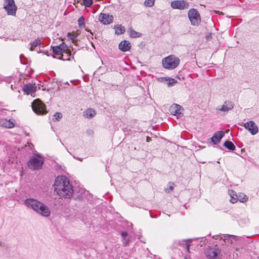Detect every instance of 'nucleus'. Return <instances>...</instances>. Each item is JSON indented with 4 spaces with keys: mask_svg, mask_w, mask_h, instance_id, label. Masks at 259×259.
<instances>
[{
    "mask_svg": "<svg viewBox=\"0 0 259 259\" xmlns=\"http://www.w3.org/2000/svg\"><path fill=\"white\" fill-rule=\"evenodd\" d=\"M182 107L176 104H172L170 107V111L173 115L181 116L183 115L182 113Z\"/></svg>",
    "mask_w": 259,
    "mask_h": 259,
    "instance_id": "16",
    "label": "nucleus"
},
{
    "mask_svg": "<svg viewBox=\"0 0 259 259\" xmlns=\"http://www.w3.org/2000/svg\"><path fill=\"white\" fill-rule=\"evenodd\" d=\"M55 192L62 198H70L74 192L73 186L65 176H58L55 181Z\"/></svg>",
    "mask_w": 259,
    "mask_h": 259,
    "instance_id": "1",
    "label": "nucleus"
},
{
    "mask_svg": "<svg viewBox=\"0 0 259 259\" xmlns=\"http://www.w3.org/2000/svg\"><path fill=\"white\" fill-rule=\"evenodd\" d=\"M81 193H82V192H81L80 194H79V195H77V197H76L75 198V199H76L77 198H78V199H80V198H82Z\"/></svg>",
    "mask_w": 259,
    "mask_h": 259,
    "instance_id": "41",
    "label": "nucleus"
},
{
    "mask_svg": "<svg viewBox=\"0 0 259 259\" xmlns=\"http://www.w3.org/2000/svg\"><path fill=\"white\" fill-rule=\"evenodd\" d=\"M36 212L44 217H48L51 214V211L48 206L42 202Z\"/></svg>",
    "mask_w": 259,
    "mask_h": 259,
    "instance_id": "11",
    "label": "nucleus"
},
{
    "mask_svg": "<svg viewBox=\"0 0 259 259\" xmlns=\"http://www.w3.org/2000/svg\"><path fill=\"white\" fill-rule=\"evenodd\" d=\"M67 36L70 39L72 40V41H75V39L77 37V35L74 33H68L67 34Z\"/></svg>",
    "mask_w": 259,
    "mask_h": 259,
    "instance_id": "35",
    "label": "nucleus"
},
{
    "mask_svg": "<svg viewBox=\"0 0 259 259\" xmlns=\"http://www.w3.org/2000/svg\"><path fill=\"white\" fill-rule=\"evenodd\" d=\"M188 17L193 25H198L200 22V14L195 9H191L189 11Z\"/></svg>",
    "mask_w": 259,
    "mask_h": 259,
    "instance_id": "6",
    "label": "nucleus"
},
{
    "mask_svg": "<svg viewBox=\"0 0 259 259\" xmlns=\"http://www.w3.org/2000/svg\"><path fill=\"white\" fill-rule=\"evenodd\" d=\"M177 82V81L173 78H170L169 79V81L168 82V86H173Z\"/></svg>",
    "mask_w": 259,
    "mask_h": 259,
    "instance_id": "36",
    "label": "nucleus"
},
{
    "mask_svg": "<svg viewBox=\"0 0 259 259\" xmlns=\"http://www.w3.org/2000/svg\"><path fill=\"white\" fill-rule=\"evenodd\" d=\"M84 116L88 118H92L95 116L96 113L93 109H88L85 112H84Z\"/></svg>",
    "mask_w": 259,
    "mask_h": 259,
    "instance_id": "22",
    "label": "nucleus"
},
{
    "mask_svg": "<svg viewBox=\"0 0 259 259\" xmlns=\"http://www.w3.org/2000/svg\"><path fill=\"white\" fill-rule=\"evenodd\" d=\"M171 6L174 9L184 10L189 7V4L184 1H174L171 3Z\"/></svg>",
    "mask_w": 259,
    "mask_h": 259,
    "instance_id": "12",
    "label": "nucleus"
},
{
    "mask_svg": "<svg viewBox=\"0 0 259 259\" xmlns=\"http://www.w3.org/2000/svg\"><path fill=\"white\" fill-rule=\"evenodd\" d=\"M41 52H42L41 51V50H39L38 51V53H41Z\"/></svg>",
    "mask_w": 259,
    "mask_h": 259,
    "instance_id": "45",
    "label": "nucleus"
},
{
    "mask_svg": "<svg viewBox=\"0 0 259 259\" xmlns=\"http://www.w3.org/2000/svg\"><path fill=\"white\" fill-rule=\"evenodd\" d=\"M35 87L30 83L24 84L23 88V91L27 95L31 94L36 91Z\"/></svg>",
    "mask_w": 259,
    "mask_h": 259,
    "instance_id": "19",
    "label": "nucleus"
},
{
    "mask_svg": "<svg viewBox=\"0 0 259 259\" xmlns=\"http://www.w3.org/2000/svg\"><path fill=\"white\" fill-rule=\"evenodd\" d=\"M206 38L208 40L211 38V34L210 33H208L206 35Z\"/></svg>",
    "mask_w": 259,
    "mask_h": 259,
    "instance_id": "40",
    "label": "nucleus"
},
{
    "mask_svg": "<svg viewBox=\"0 0 259 259\" xmlns=\"http://www.w3.org/2000/svg\"><path fill=\"white\" fill-rule=\"evenodd\" d=\"M62 117V114L60 112H56L53 118L54 121H59Z\"/></svg>",
    "mask_w": 259,
    "mask_h": 259,
    "instance_id": "30",
    "label": "nucleus"
},
{
    "mask_svg": "<svg viewBox=\"0 0 259 259\" xmlns=\"http://www.w3.org/2000/svg\"><path fill=\"white\" fill-rule=\"evenodd\" d=\"M225 133L223 131H218L216 132L211 137V142L215 145L220 142L221 139L224 136Z\"/></svg>",
    "mask_w": 259,
    "mask_h": 259,
    "instance_id": "17",
    "label": "nucleus"
},
{
    "mask_svg": "<svg viewBox=\"0 0 259 259\" xmlns=\"http://www.w3.org/2000/svg\"><path fill=\"white\" fill-rule=\"evenodd\" d=\"M220 250L218 248H210L206 250L205 254L209 259H219Z\"/></svg>",
    "mask_w": 259,
    "mask_h": 259,
    "instance_id": "9",
    "label": "nucleus"
},
{
    "mask_svg": "<svg viewBox=\"0 0 259 259\" xmlns=\"http://www.w3.org/2000/svg\"><path fill=\"white\" fill-rule=\"evenodd\" d=\"M238 200H239L241 202H245L247 201L248 198L245 195L241 194L238 196Z\"/></svg>",
    "mask_w": 259,
    "mask_h": 259,
    "instance_id": "31",
    "label": "nucleus"
},
{
    "mask_svg": "<svg viewBox=\"0 0 259 259\" xmlns=\"http://www.w3.org/2000/svg\"><path fill=\"white\" fill-rule=\"evenodd\" d=\"M85 30L87 31H90L89 30H88L87 28L85 29Z\"/></svg>",
    "mask_w": 259,
    "mask_h": 259,
    "instance_id": "48",
    "label": "nucleus"
},
{
    "mask_svg": "<svg viewBox=\"0 0 259 259\" xmlns=\"http://www.w3.org/2000/svg\"><path fill=\"white\" fill-rule=\"evenodd\" d=\"M173 189H174V187L171 186L169 187L168 190V189H166L165 190V192H167V193H169L170 192V191H172Z\"/></svg>",
    "mask_w": 259,
    "mask_h": 259,
    "instance_id": "38",
    "label": "nucleus"
},
{
    "mask_svg": "<svg viewBox=\"0 0 259 259\" xmlns=\"http://www.w3.org/2000/svg\"><path fill=\"white\" fill-rule=\"evenodd\" d=\"M24 203L27 207L36 212L41 202L34 198H28L24 200Z\"/></svg>",
    "mask_w": 259,
    "mask_h": 259,
    "instance_id": "7",
    "label": "nucleus"
},
{
    "mask_svg": "<svg viewBox=\"0 0 259 259\" xmlns=\"http://www.w3.org/2000/svg\"><path fill=\"white\" fill-rule=\"evenodd\" d=\"M119 49L122 52H127L130 50L131 45L130 42L127 40H122L118 45Z\"/></svg>",
    "mask_w": 259,
    "mask_h": 259,
    "instance_id": "18",
    "label": "nucleus"
},
{
    "mask_svg": "<svg viewBox=\"0 0 259 259\" xmlns=\"http://www.w3.org/2000/svg\"><path fill=\"white\" fill-rule=\"evenodd\" d=\"M4 8L8 15L15 16L17 10V7L14 0H4Z\"/></svg>",
    "mask_w": 259,
    "mask_h": 259,
    "instance_id": "5",
    "label": "nucleus"
},
{
    "mask_svg": "<svg viewBox=\"0 0 259 259\" xmlns=\"http://www.w3.org/2000/svg\"><path fill=\"white\" fill-rule=\"evenodd\" d=\"M77 159H78L80 161H82V159H80V158H77Z\"/></svg>",
    "mask_w": 259,
    "mask_h": 259,
    "instance_id": "46",
    "label": "nucleus"
},
{
    "mask_svg": "<svg viewBox=\"0 0 259 259\" xmlns=\"http://www.w3.org/2000/svg\"><path fill=\"white\" fill-rule=\"evenodd\" d=\"M155 0H146L145 1V5L146 7H151L154 5Z\"/></svg>",
    "mask_w": 259,
    "mask_h": 259,
    "instance_id": "32",
    "label": "nucleus"
},
{
    "mask_svg": "<svg viewBox=\"0 0 259 259\" xmlns=\"http://www.w3.org/2000/svg\"><path fill=\"white\" fill-rule=\"evenodd\" d=\"M44 163V160L42 157L39 154L33 155L27 162L29 168L32 169H39L41 168Z\"/></svg>",
    "mask_w": 259,
    "mask_h": 259,
    "instance_id": "3",
    "label": "nucleus"
},
{
    "mask_svg": "<svg viewBox=\"0 0 259 259\" xmlns=\"http://www.w3.org/2000/svg\"><path fill=\"white\" fill-rule=\"evenodd\" d=\"M129 33L130 37L132 38H138L142 36V34L136 31L132 27L129 28Z\"/></svg>",
    "mask_w": 259,
    "mask_h": 259,
    "instance_id": "23",
    "label": "nucleus"
},
{
    "mask_svg": "<svg viewBox=\"0 0 259 259\" xmlns=\"http://www.w3.org/2000/svg\"><path fill=\"white\" fill-rule=\"evenodd\" d=\"M122 242L124 246H126L129 242V237L128 233L126 232H122L121 233Z\"/></svg>",
    "mask_w": 259,
    "mask_h": 259,
    "instance_id": "25",
    "label": "nucleus"
},
{
    "mask_svg": "<svg viewBox=\"0 0 259 259\" xmlns=\"http://www.w3.org/2000/svg\"><path fill=\"white\" fill-rule=\"evenodd\" d=\"M115 33L117 34H123L125 32V28L121 25H116L115 26Z\"/></svg>",
    "mask_w": 259,
    "mask_h": 259,
    "instance_id": "24",
    "label": "nucleus"
},
{
    "mask_svg": "<svg viewBox=\"0 0 259 259\" xmlns=\"http://www.w3.org/2000/svg\"><path fill=\"white\" fill-rule=\"evenodd\" d=\"M146 141L147 142H149L151 141V138L149 137H147Z\"/></svg>",
    "mask_w": 259,
    "mask_h": 259,
    "instance_id": "43",
    "label": "nucleus"
},
{
    "mask_svg": "<svg viewBox=\"0 0 259 259\" xmlns=\"http://www.w3.org/2000/svg\"><path fill=\"white\" fill-rule=\"evenodd\" d=\"M78 26L80 28H82L85 26V19L83 16H81L78 20Z\"/></svg>",
    "mask_w": 259,
    "mask_h": 259,
    "instance_id": "29",
    "label": "nucleus"
},
{
    "mask_svg": "<svg viewBox=\"0 0 259 259\" xmlns=\"http://www.w3.org/2000/svg\"><path fill=\"white\" fill-rule=\"evenodd\" d=\"M229 194L231 197V199L230 200V202L232 203H236L238 200V196L236 194V192L232 190Z\"/></svg>",
    "mask_w": 259,
    "mask_h": 259,
    "instance_id": "26",
    "label": "nucleus"
},
{
    "mask_svg": "<svg viewBox=\"0 0 259 259\" xmlns=\"http://www.w3.org/2000/svg\"><path fill=\"white\" fill-rule=\"evenodd\" d=\"M34 48H35V47L34 46H32V45L31 44V47L30 48V51H34Z\"/></svg>",
    "mask_w": 259,
    "mask_h": 259,
    "instance_id": "42",
    "label": "nucleus"
},
{
    "mask_svg": "<svg viewBox=\"0 0 259 259\" xmlns=\"http://www.w3.org/2000/svg\"><path fill=\"white\" fill-rule=\"evenodd\" d=\"M27 144H28V148H27V145H26L25 147V150H27V149L28 150L29 149H31L32 147H33V145L32 143H28V142L27 143Z\"/></svg>",
    "mask_w": 259,
    "mask_h": 259,
    "instance_id": "37",
    "label": "nucleus"
},
{
    "mask_svg": "<svg viewBox=\"0 0 259 259\" xmlns=\"http://www.w3.org/2000/svg\"><path fill=\"white\" fill-rule=\"evenodd\" d=\"M31 44L32 45V46H34L35 48L41 45V41L39 39H35Z\"/></svg>",
    "mask_w": 259,
    "mask_h": 259,
    "instance_id": "34",
    "label": "nucleus"
},
{
    "mask_svg": "<svg viewBox=\"0 0 259 259\" xmlns=\"http://www.w3.org/2000/svg\"><path fill=\"white\" fill-rule=\"evenodd\" d=\"M32 109L37 114L43 115L47 113L45 105L38 99L32 103Z\"/></svg>",
    "mask_w": 259,
    "mask_h": 259,
    "instance_id": "4",
    "label": "nucleus"
},
{
    "mask_svg": "<svg viewBox=\"0 0 259 259\" xmlns=\"http://www.w3.org/2000/svg\"><path fill=\"white\" fill-rule=\"evenodd\" d=\"M90 33H91V34L92 35H93V33H92L91 31H90Z\"/></svg>",
    "mask_w": 259,
    "mask_h": 259,
    "instance_id": "47",
    "label": "nucleus"
},
{
    "mask_svg": "<svg viewBox=\"0 0 259 259\" xmlns=\"http://www.w3.org/2000/svg\"><path fill=\"white\" fill-rule=\"evenodd\" d=\"M221 238V239H223V235H222V236L221 237L220 235H214L213 236V238L215 239H217L219 237Z\"/></svg>",
    "mask_w": 259,
    "mask_h": 259,
    "instance_id": "39",
    "label": "nucleus"
},
{
    "mask_svg": "<svg viewBox=\"0 0 259 259\" xmlns=\"http://www.w3.org/2000/svg\"><path fill=\"white\" fill-rule=\"evenodd\" d=\"M224 146L230 150H234L235 149V146L234 144L231 141H226Z\"/></svg>",
    "mask_w": 259,
    "mask_h": 259,
    "instance_id": "28",
    "label": "nucleus"
},
{
    "mask_svg": "<svg viewBox=\"0 0 259 259\" xmlns=\"http://www.w3.org/2000/svg\"><path fill=\"white\" fill-rule=\"evenodd\" d=\"M67 48V45L64 43H62L59 46L52 47L53 54L59 56H62L63 53L66 51Z\"/></svg>",
    "mask_w": 259,
    "mask_h": 259,
    "instance_id": "14",
    "label": "nucleus"
},
{
    "mask_svg": "<svg viewBox=\"0 0 259 259\" xmlns=\"http://www.w3.org/2000/svg\"><path fill=\"white\" fill-rule=\"evenodd\" d=\"M83 4L85 7H90L93 4V0H83Z\"/></svg>",
    "mask_w": 259,
    "mask_h": 259,
    "instance_id": "33",
    "label": "nucleus"
},
{
    "mask_svg": "<svg viewBox=\"0 0 259 259\" xmlns=\"http://www.w3.org/2000/svg\"><path fill=\"white\" fill-rule=\"evenodd\" d=\"M191 239L177 241L175 242V244L182 247L183 250L187 252H189L190 243L191 242Z\"/></svg>",
    "mask_w": 259,
    "mask_h": 259,
    "instance_id": "15",
    "label": "nucleus"
},
{
    "mask_svg": "<svg viewBox=\"0 0 259 259\" xmlns=\"http://www.w3.org/2000/svg\"><path fill=\"white\" fill-rule=\"evenodd\" d=\"M180 60L175 55H169L162 60V66L166 69H174L179 65Z\"/></svg>",
    "mask_w": 259,
    "mask_h": 259,
    "instance_id": "2",
    "label": "nucleus"
},
{
    "mask_svg": "<svg viewBox=\"0 0 259 259\" xmlns=\"http://www.w3.org/2000/svg\"><path fill=\"white\" fill-rule=\"evenodd\" d=\"M98 20L103 24H109L113 22V16L109 14L101 13L99 15Z\"/></svg>",
    "mask_w": 259,
    "mask_h": 259,
    "instance_id": "8",
    "label": "nucleus"
},
{
    "mask_svg": "<svg viewBox=\"0 0 259 259\" xmlns=\"http://www.w3.org/2000/svg\"><path fill=\"white\" fill-rule=\"evenodd\" d=\"M44 54H46L47 56H49V55L48 54V51L47 52H44Z\"/></svg>",
    "mask_w": 259,
    "mask_h": 259,
    "instance_id": "44",
    "label": "nucleus"
},
{
    "mask_svg": "<svg viewBox=\"0 0 259 259\" xmlns=\"http://www.w3.org/2000/svg\"><path fill=\"white\" fill-rule=\"evenodd\" d=\"M244 127L247 130L251 135H254L258 133V128L257 125L253 121H249L244 123Z\"/></svg>",
    "mask_w": 259,
    "mask_h": 259,
    "instance_id": "10",
    "label": "nucleus"
},
{
    "mask_svg": "<svg viewBox=\"0 0 259 259\" xmlns=\"http://www.w3.org/2000/svg\"><path fill=\"white\" fill-rule=\"evenodd\" d=\"M223 241L225 243H233V240H236L237 236L234 235H229L223 234Z\"/></svg>",
    "mask_w": 259,
    "mask_h": 259,
    "instance_id": "20",
    "label": "nucleus"
},
{
    "mask_svg": "<svg viewBox=\"0 0 259 259\" xmlns=\"http://www.w3.org/2000/svg\"><path fill=\"white\" fill-rule=\"evenodd\" d=\"M71 56V51L66 48V51L63 53L62 56H59L58 59L62 60H70Z\"/></svg>",
    "mask_w": 259,
    "mask_h": 259,
    "instance_id": "21",
    "label": "nucleus"
},
{
    "mask_svg": "<svg viewBox=\"0 0 259 259\" xmlns=\"http://www.w3.org/2000/svg\"><path fill=\"white\" fill-rule=\"evenodd\" d=\"M233 107V104L230 101H227L225 102L224 104L221 106H218L216 108V111L218 113H219L220 111L227 112L229 111L232 110Z\"/></svg>",
    "mask_w": 259,
    "mask_h": 259,
    "instance_id": "13",
    "label": "nucleus"
},
{
    "mask_svg": "<svg viewBox=\"0 0 259 259\" xmlns=\"http://www.w3.org/2000/svg\"><path fill=\"white\" fill-rule=\"evenodd\" d=\"M1 122H3V125L6 127L12 128L14 126V124L12 122H11L10 120H7V119L2 120L0 121V123Z\"/></svg>",
    "mask_w": 259,
    "mask_h": 259,
    "instance_id": "27",
    "label": "nucleus"
}]
</instances>
